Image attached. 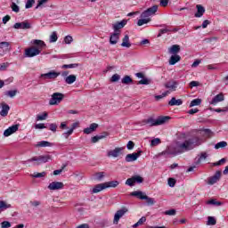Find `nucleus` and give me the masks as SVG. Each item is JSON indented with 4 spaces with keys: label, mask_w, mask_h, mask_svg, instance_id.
I'll return each mask as SVG.
<instances>
[{
    "label": "nucleus",
    "mask_w": 228,
    "mask_h": 228,
    "mask_svg": "<svg viewBox=\"0 0 228 228\" xmlns=\"http://www.w3.org/2000/svg\"><path fill=\"white\" fill-rule=\"evenodd\" d=\"M202 140L199 136H192L189 139H186L183 142H177L175 151H170V149H167L159 154V156H177V154H183L188 151H192L195 147L201 145Z\"/></svg>",
    "instance_id": "obj_1"
},
{
    "label": "nucleus",
    "mask_w": 228,
    "mask_h": 228,
    "mask_svg": "<svg viewBox=\"0 0 228 228\" xmlns=\"http://www.w3.org/2000/svg\"><path fill=\"white\" fill-rule=\"evenodd\" d=\"M51 159V155H40L37 157H32L26 161H23V165H27V167H31L29 163H33L34 167H38V165H42V163H47Z\"/></svg>",
    "instance_id": "obj_2"
},
{
    "label": "nucleus",
    "mask_w": 228,
    "mask_h": 228,
    "mask_svg": "<svg viewBox=\"0 0 228 228\" xmlns=\"http://www.w3.org/2000/svg\"><path fill=\"white\" fill-rule=\"evenodd\" d=\"M170 120V117L168 116H160L157 119H154L152 118H150L146 120V124H149L151 127L154 126H163L166 122H168Z\"/></svg>",
    "instance_id": "obj_3"
},
{
    "label": "nucleus",
    "mask_w": 228,
    "mask_h": 228,
    "mask_svg": "<svg viewBox=\"0 0 228 228\" xmlns=\"http://www.w3.org/2000/svg\"><path fill=\"white\" fill-rule=\"evenodd\" d=\"M65 97V94L61 93H53L52 94V98L49 101L50 106H56L63 101V98Z\"/></svg>",
    "instance_id": "obj_4"
},
{
    "label": "nucleus",
    "mask_w": 228,
    "mask_h": 228,
    "mask_svg": "<svg viewBox=\"0 0 228 228\" xmlns=\"http://www.w3.org/2000/svg\"><path fill=\"white\" fill-rule=\"evenodd\" d=\"M158 5H153L150 8H148L147 10H145L144 12H142L141 13V19H150V17H151V15H156V12H158Z\"/></svg>",
    "instance_id": "obj_5"
},
{
    "label": "nucleus",
    "mask_w": 228,
    "mask_h": 228,
    "mask_svg": "<svg viewBox=\"0 0 228 228\" xmlns=\"http://www.w3.org/2000/svg\"><path fill=\"white\" fill-rule=\"evenodd\" d=\"M41 50L37 48H34L33 46L27 48L25 50V57L26 58H35V56H38L40 54Z\"/></svg>",
    "instance_id": "obj_6"
},
{
    "label": "nucleus",
    "mask_w": 228,
    "mask_h": 228,
    "mask_svg": "<svg viewBox=\"0 0 228 228\" xmlns=\"http://www.w3.org/2000/svg\"><path fill=\"white\" fill-rule=\"evenodd\" d=\"M124 151V147H117L114 150H110L107 152L108 158H118V156H122Z\"/></svg>",
    "instance_id": "obj_7"
},
{
    "label": "nucleus",
    "mask_w": 228,
    "mask_h": 228,
    "mask_svg": "<svg viewBox=\"0 0 228 228\" xmlns=\"http://www.w3.org/2000/svg\"><path fill=\"white\" fill-rule=\"evenodd\" d=\"M221 178H222V171L217 170L213 176H210L208 179V184H209L210 186H213V184H216V183H218V181H220Z\"/></svg>",
    "instance_id": "obj_8"
},
{
    "label": "nucleus",
    "mask_w": 228,
    "mask_h": 228,
    "mask_svg": "<svg viewBox=\"0 0 228 228\" xmlns=\"http://www.w3.org/2000/svg\"><path fill=\"white\" fill-rule=\"evenodd\" d=\"M142 151H139L138 152H134L131 154H127L125 158V160L126 163H131L133 161H136L142 156Z\"/></svg>",
    "instance_id": "obj_9"
},
{
    "label": "nucleus",
    "mask_w": 228,
    "mask_h": 228,
    "mask_svg": "<svg viewBox=\"0 0 228 228\" xmlns=\"http://www.w3.org/2000/svg\"><path fill=\"white\" fill-rule=\"evenodd\" d=\"M129 211L126 207L122 208L121 209L118 210L116 214L114 215V224H118V221L126 213Z\"/></svg>",
    "instance_id": "obj_10"
},
{
    "label": "nucleus",
    "mask_w": 228,
    "mask_h": 228,
    "mask_svg": "<svg viewBox=\"0 0 228 228\" xmlns=\"http://www.w3.org/2000/svg\"><path fill=\"white\" fill-rule=\"evenodd\" d=\"M30 44L33 45L34 49H38V51H42L45 47V42L40 39H33Z\"/></svg>",
    "instance_id": "obj_11"
},
{
    "label": "nucleus",
    "mask_w": 228,
    "mask_h": 228,
    "mask_svg": "<svg viewBox=\"0 0 228 228\" xmlns=\"http://www.w3.org/2000/svg\"><path fill=\"white\" fill-rule=\"evenodd\" d=\"M127 24V20H123L121 21H118L112 25L114 29V33H120V29L124 28Z\"/></svg>",
    "instance_id": "obj_12"
},
{
    "label": "nucleus",
    "mask_w": 228,
    "mask_h": 228,
    "mask_svg": "<svg viewBox=\"0 0 228 228\" xmlns=\"http://www.w3.org/2000/svg\"><path fill=\"white\" fill-rule=\"evenodd\" d=\"M14 29H31V24L28 21L17 22L13 25Z\"/></svg>",
    "instance_id": "obj_13"
},
{
    "label": "nucleus",
    "mask_w": 228,
    "mask_h": 228,
    "mask_svg": "<svg viewBox=\"0 0 228 228\" xmlns=\"http://www.w3.org/2000/svg\"><path fill=\"white\" fill-rule=\"evenodd\" d=\"M165 88H168L172 90V92H175L177 90V86H179V82L176 80H170L164 85Z\"/></svg>",
    "instance_id": "obj_14"
},
{
    "label": "nucleus",
    "mask_w": 228,
    "mask_h": 228,
    "mask_svg": "<svg viewBox=\"0 0 228 228\" xmlns=\"http://www.w3.org/2000/svg\"><path fill=\"white\" fill-rule=\"evenodd\" d=\"M17 131H19V125H12V126L4 130V136H12V134H13V133H17Z\"/></svg>",
    "instance_id": "obj_15"
},
{
    "label": "nucleus",
    "mask_w": 228,
    "mask_h": 228,
    "mask_svg": "<svg viewBox=\"0 0 228 228\" xmlns=\"http://www.w3.org/2000/svg\"><path fill=\"white\" fill-rule=\"evenodd\" d=\"M58 76H60V72L50 71L48 73L41 74L40 77H43V79H56Z\"/></svg>",
    "instance_id": "obj_16"
},
{
    "label": "nucleus",
    "mask_w": 228,
    "mask_h": 228,
    "mask_svg": "<svg viewBox=\"0 0 228 228\" xmlns=\"http://www.w3.org/2000/svg\"><path fill=\"white\" fill-rule=\"evenodd\" d=\"M63 183L61 182H52L49 185H48V190H63Z\"/></svg>",
    "instance_id": "obj_17"
},
{
    "label": "nucleus",
    "mask_w": 228,
    "mask_h": 228,
    "mask_svg": "<svg viewBox=\"0 0 228 228\" xmlns=\"http://www.w3.org/2000/svg\"><path fill=\"white\" fill-rule=\"evenodd\" d=\"M224 100V94L220 93L219 94L216 95L211 102H209V104H211L212 106H216L218 102H222V101Z\"/></svg>",
    "instance_id": "obj_18"
},
{
    "label": "nucleus",
    "mask_w": 228,
    "mask_h": 228,
    "mask_svg": "<svg viewBox=\"0 0 228 228\" xmlns=\"http://www.w3.org/2000/svg\"><path fill=\"white\" fill-rule=\"evenodd\" d=\"M99 127V125L97 123H92L89 127H86L84 129L85 134H92L94 131H95Z\"/></svg>",
    "instance_id": "obj_19"
},
{
    "label": "nucleus",
    "mask_w": 228,
    "mask_h": 228,
    "mask_svg": "<svg viewBox=\"0 0 228 228\" xmlns=\"http://www.w3.org/2000/svg\"><path fill=\"white\" fill-rule=\"evenodd\" d=\"M120 32H114L110 37V44H111V45H115L116 44H118Z\"/></svg>",
    "instance_id": "obj_20"
},
{
    "label": "nucleus",
    "mask_w": 228,
    "mask_h": 228,
    "mask_svg": "<svg viewBox=\"0 0 228 228\" xmlns=\"http://www.w3.org/2000/svg\"><path fill=\"white\" fill-rule=\"evenodd\" d=\"M196 8H197V12L194 14V17L200 18L202 17V15H204V13H206V9L204 8V6L200 4H197Z\"/></svg>",
    "instance_id": "obj_21"
},
{
    "label": "nucleus",
    "mask_w": 228,
    "mask_h": 228,
    "mask_svg": "<svg viewBox=\"0 0 228 228\" xmlns=\"http://www.w3.org/2000/svg\"><path fill=\"white\" fill-rule=\"evenodd\" d=\"M10 111V106L4 102L2 103V110L0 111L1 117H7Z\"/></svg>",
    "instance_id": "obj_22"
},
{
    "label": "nucleus",
    "mask_w": 228,
    "mask_h": 228,
    "mask_svg": "<svg viewBox=\"0 0 228 228\" xmlns=\"http://www.w3.org/2000/svg\"><path fill=\"white\" fill-rule=\"evenodd\" d=\"M106 185L105 183H99V184H96L93 190H92V193H99L100 191H102V190H106Z\"/></svg>",
    "instance_id": "obj_23"
},
{
    "label": "nucleus",
    "mask_w": 228,
    "mask_h": 228,
    "mask_svg": "<svg viewBox=\"0 0 228 228\" xmlns=\"http://www.w3.org/2000/svg\"><path fill=\"white\" fill-rule=\"evenodd\" d=\"M181 52V46L179 45H173L169 49L168 53L169 54H175L177 55L178 53Z\"/></svg>",
    "instance_id": "obj_24"
},
{
    "label": "nucleus",
    "mask_w": 228,
    "mask_h": 228,
    "mask_svg": "<svg viewBox=\"0 0 228 228\" xmlns=\"http://www.w3.org/2000/svg\"><path fill=\"white\" fill-rule=\"evenodd\" d=\"M106 136H108V133L103 132L101 135H96V136L92 137L91 142H92V143H97V142H99V140H102V139L106 138Z\"/></svg>",
    "instance_id": "obj_25"
},
{
    "label": "nucleus",
    "mask_w": 228,
    "mask_h": 228,
    "mask_svg": "<svg viewBox=\"0 0 228 228\" xmlns=\"http://www.w3.org/2000/svg\"><path fill=\"white\" fill-rule=\"evenodd\" d=\"M183 104V100L181 99H175V97H173L169 102V106H181Z\"/></svg>",
    "instance_id": "obj_26"
},
{
    "label": "nucleus",
    "mask_w": 228,
    "mask_h": 228,
    "mask_svg": "<svg viewBox=\"0 0 228 228\" xmlns=\"http://www.w3.org/2000/svg\"><path fill=\"white\" fill-rule=\"evenodd\" d=\"M132 197H137L141 200H145L144 197H147V195H143V192L142 191H135L131 192Z\"/></svg>",
    "instance_id": "obj_27"
},
{
    "label": "nucleus",
    "mask_w": 228,
    "mask_h": 228,
    "mask_svg": "<svg viewBox=\"0 0 228 228\" xmlns=\"http://www.w3.org/2000/svg\"><path fill=\"white\" fill-rule=\"evenodd\" d=\"M10 208H12V205L6 203L4 200H0V213L6 211V209H10Z\"/></svg>",
    "instance_id": "obj_28"
},
{
    "label": "nucleus",
    "mask_w": 228,
    "mask_h": 228,
    "mask_svg": "<svg viewBox=\"0 0 228 228\" xmlns=\"http://www.w3.org/2000/svg\"><path fill=\"white\" fill-rule=\"evenodd\" d=\"M179 61H181V56L173 54L169 59V65H175Z\"/></svg>",
    "instance_id": "obj_29"
},
{
    "label": "nucleus",
    "mask_w": 228,
    "mask_h": 228,
    "mask_svg": "<svg viewBox=\"0 0 228 228\" xmlns=\"http://www.w3.org/2000/svg\"><path fill=\"white\" fill-rule=\"evenodd\" d=\"M76 75H69L64 78V81L67 85H72L73 83H76Z\"/></svg>",
    "instance_id": "obj_30"
},
{
    "label": "nucleus",
    "mask_w": 228,
    "mask_h": 228,
    "mask_svg": "<svg viewBox=\"0 0 228 228\" xmlns=\"http://www.w3.org/2000/svg\"><path fill=\"white\" fill-rule=\"evenodd\" d=\"M53 145L54 143L48 141H41L37 142V147H53Z\"/></svg>",
    "instance_id": "obj_31"
},
{
    "label": "nucleus",
    "mask_w": 228,
    "mask_h": 228,
    "mask_svg": "<svg viewBox=\"0 0 228 228\" xmlns=\"http://www.w3.org/2000/svg\"><path fill=\"white\" fill-rule=\"evenodd\" d=\"M122 47H131V43H129V36L126 35L123 38V42L121 43Z\"/></svg>",
    "instance_id": "obj_32"
},
{
    "label": "nucleus",
    "mask_w": 228,
    "mask_h": 228,
    "mask_svg": "<svg viewBox=\"0 0 228 228\" xmlns=\"http://www.w3.org/2000/svg\"><path fill=\"white\" fill-rule=\"evenodd\" d=\"M122 85H133V78H131L128 75H126L122 79H121Z\"/></svg>",
    "instance_id": "obj_33"
},
{
    "label": "nucleus",
    "mask_w": 228,
    "mask_h": 228,
    "mask_svg": "<svg viewBox=\"0 0 228 228\" xmlns=\"http://www.w3.org/2000/svg\"><path fill=\"white\" fill-rule=\"evenodd\" d=\"M151 20H152V19H151V18H142V19L138 20L137 26H143V24H149V22H151Z\"/></svg>",
    "instance_id": "obj_34"
},
{
    "label": "nucleus",
    "mask_w": 228,
    "mask_h": 228,
    "mask_svg": "<svg viewBox=\"0 0 228 228\" xmlns=\"http://www.w3.org/2000/svg\"><path fill=\"white\" fill-rule=\"evenodd\" d=\"M202 104V99L197 98L191 102L190 108H193L194 106H200Z\"/></svg>",
    "instance_id": "obj_35"
},
{
    "label": "nucleus",
    "mask_w": 228,
    "mask_h": 228,
    "mask_svg": "<svg viewBox=\"0 0 228 228\" xmlns=\"http://www.w3.org/2000/svg\"><path fill=\"white\" fill-rule=\"evenodd\" d=\"M106 188H117V186L119 184L118 181H110L104 183Z\"/></svg>",
    "instance_id": "obj_36"
},
{
    "label": "nucleus",
    "mask_w": 228,
    "mask_h": 228,
    "mask_svg": "<svg viewBox=\"0 0 228 228\" xmlns=\"http://www.w3.org/2000/svg\"><path fill=\"white\" fill-rule=\"evenodd\" d=\"M50 44H54V42H58V33L56 31H53L49 39Z\"/></svg>",
    "instance_id": "obj_37"
},
{
    "label": "nucleus",
    "mask_w": 228,
    "mask_h": 228,
    "mask_svg": "<svg viewBox=\"0 0 228 228\" xmlns=\"http://www.w3.org/2000/svg\"><path fill=\"white\" fill-rule=\"evenodd\" d=\"M207 158H208V153L202 152L200 158L195 161V165H200L202 159H207Z\"/></svg>",
    "instance_id": "obj_38"
},
{
    "label": "nucleus",
    "mask_w": 228,
    "mask_h": 228,
    "mask_svg": "<svg viewBox=\"0 0 228 228\" xmlns=\"http://www.w3.org/2000/svg\"><path fill=\"white\" fill-rule=\"evenodd\" d=\"M144 200H146V203L148 206H154V204H156V200H154L153 198H151L149 196H145L144 198Z\"/></svg>",
    "instance_id": "obj_39"
},
{
    "label": "nucleus",
    "mask_w": 228,
    "mask_h": 228,
    "mask_svg": "<svg viewBox=\"0 0 228 228\" xmlns=\"http://www.w3.org/2000/svg\"><path fill=\"white\" fill-rule=\"evenodd\" d=\"M209 110L210 111H216V113H225L228 111V106L223 109H214L210 107Z\"/></svg>",
    "instance_id": "obj_40"
},
{
    "label": "nucleus",
    "mask_w": 228,
    "mask_h": 228,
    "mask_svg": "<svg viewBox=\"0 0 228 228\" xmlns=\"http://www.w3.org/2000/svg\"><path fill=\"white\" fill-rule=\"evenodd\" d=\"M31 177H35L36 179H40L42 177H45V175H47V173H45V171L42 172V173H34V175H30Z\"/></svg>",
    "instance_id": "obj_41"
},
{
    "label": "nucleus",
    "mask_w": 228,
    "mask_h": 228,
    "mask_svg": "<svg viewBox=\"0 0 228 228\" xmlns=\"http://www.w3.org/2000/svg\"><path fill=\"white\" fill-rule=\"evenodd\" d=\"M224 147H227V142L224 141L219 142L215 145V149L216 150L224 149Z\"/></svg>",
    "instance_id": "obj_42"
},
{
    "label": "nucleus",
    "mask_w": 228,
    "mask_h": 228,
    "mask_svg": "<svg viewBox=\"0 0 228 228\" xmlns=\"http://www.w3.org/2000/svg\"><path fill=\"white\" fill-rule=\"evenodd\" d=\"M49 3V0H38L37 5L36 6V10H38V8H42V6H45Z\"/></svg>",
    "instance_id": "obj_43"
},
{
    "label": "nucleus",
    "mask_w": 228,
    "mask_h": 228,
    "mask_svg": "<svg viewBox=\"0 0 228 228\" xmlns=\"http://www.w3.org/2000/svg\"><path fill=\"white\" fill-rule=\"evenodd\" d=\"M77 67H79L78 63L64 64L61 66V69H77Z\"/></svg>",
    "instance_id": "obj_44"
},
{
    "label": "nucleus",
    "mask_w": 228,
    "mask_h": 228,
    "mask_svg": "<svg viewBox=\"0 0 228 228\" xmlns=\"http://www.w3.org/2000/svg\"><path fill=\"white\" fill-rule=\"evenodd\" d=\"M207 225H216V219L213 216H208Z\"/></svg>",
    "instance_id": "obj_45"
},
{
    "label": "nucleus",
    "mask_w": 228,
    "mask_h": 228,
    "mask_svg": "<svg viewBox=\"0 0 228 228\" xmlns=\"http://www.w3.org/2000/svg\"><path fill=\"white\" fill-rule=\"evenodd\" d=\"M134 183H138V184H142V183H143V177L136 175H134Z\"/></svg>",
    "instance_id": "obj_46"
},
{
    "label": "nucleus",
    "mask_w": 228,
    "mask_h": 228,
    "mask_svg": "<svg viewBox=\"0 0 228 228\" xmlns=\"http://www.w3.org/2000/svg\"><path fill=\"white\" fill-rule=\"evenodd\" d=\"M207 204H211L212 206H222L223 203L221 201H216L215 199H212L208 200Z\"/></svg>",
    "instance_id": "obj_47"
},
{
    "label": "nucleus",
    "mask_w": 228,
    "mask_h": 228,
    "mask_svg": "<svg viewBox=\"0 0 228 228\" xmlns=\"http://www.w3.org/2000/svg\"><path fill=\"white\" fill-rule=\"evenodd\" d=\"M137 85H151V80L149 78H145L144 77L137 83Z\"/></svg>",
    "instance_id": "obj_48"
},
{
    "label": "nucleus",
    "mask_w": 228,
    "mask_h": 228,
    "mask_svg": "<svg viewBox=\"0 0 228 228\" xmlns=\"http://www.w3.org/2000/svg\"><path fill=\"white\" fill-rule=\"evenodd\" d=\"M11 8H12V12H15V13H19V12H20V8L15 3H12L11 4Z\"/></svg>",
    "instance_id": "obj_49"
},
{
    "label": "nucleus",
    "mask_w": 228,
    "mask_h": 228,
    "mask_svg": "<svg viewBox=\"0 0 228 228\" xmlns=\"http://www.w3.org/2000/svg\"><path fill=\"white\" fill-rule=\"evenodd\" d=\"M5 95H7L8 97H15L17 95V90H11V91H7L5 92Z\"/></svg>",
    "instance_id": "obj_50"
},
{
    "label": "nucleus",
    "mask_w": 228,
    "mask_h": 228,
    "mask_svg": "<svg viewBox=\"0 0 228 228\" xmlns=\"http://www.w3.org/2000/svg\"><path fill=\"white\" fill-rule=\"evenodd\" d=\"M159 143H161V139L155 138V139L151 140V147H156V145H159Z\"/></svg>",
    "instance_id": "obj_51"
},
{
    "label": "nucleus",
    "mask_w": 228,
    "mask_h": 228,
    "mask_svg": "<svg viewBox=\"0 0 228 228\" xmlns=\"http://www.w3.org/2000/svg\"><path fill=\"white\" fill-rule=\"evenodd\" d=\"M168 94H170V91H166L160 95H156L155 99H156V101H159L160 99H163L164 97H167V95H168Z\"/></svg>",
    "instance_id": "obj_52"
},
{
    "label": "nucleus",
    "mask_w": 228,
    "mask_h": 228,
    "mask_svg": "<svg viewBox=\"0 0 228 228\" xmlns=\"http://www.w3.org/2000/svg\"><path fill=\"white\" fill-rule=\"evenodd\" d=\"M170 32H172V29L162 28V29L159 30V33L157 37L159 38V37H161L162 35H165V33H170Z\"/></svg>",
    "instance_id": "obj_53"
},
{
    "label": "nucleus",
    "mask_w": 228,
    "mask_h": 228,
    "mask_svg": "<svg viewBox=\"0 0 228 228\" xmlns=\"http://www.w3.org/2000/svg\"><path fill=\"white\" fill-rule=\"evenodd\" d=\"M35 4V0H28L25 4V8L29 9L33 8V5Z\"/></svg>",
    "instance_id": "obj_54"
},
{
    "label": "nucleus",
    "mask_w": 228,
    "mask_h": 228,
    "mask_svg": "<svg viewBox=\"0 0 228 228\" xmlns=\"http://www.w3.org/2000/svg\"><path fill=\"white\" fill-rule=\"evenodd\" d=\"M58 129V125L56 123H52L49 125V130L53 133H56V130Z\"/></svg>",
    "instance_id": "obj_55"
},
{
    "label": "nucleus",
    "mask_w": 228,
    "mask_h": 228,
    "mask_svg": "<svg viewBox=\"0 0 228 228\" xmlns=\"http://www.w3.org/2000/svg\"><path fill=\"white\" fill-rule=\"evenodd\" d=\"M119 80H120V75L118 74H114L110 78L111 83H117V81H119Z\"/></svg>",
    "instance_id": "obj_56"
},
{
    "label": "nucleus",
    "mask_w": 228,
    "mask_h": 228,
    "mask_svg": "<svg viewBox=\"0 0 228 228\" xmlns=\"http://www.w3.org/2000/svg\"><path fill=\"white\" fill-rule=\"evenodd\" d=\"M127 186H134V178L132 176L126 181Z\"/></svg>",
    "instance_id": "obj_57"
},
{
    "label": "nucleus",
    "mask_w": 228,
    "mask_h": 228,
    "mask_svg": "<svg viewBox=\"0 0 228 228\" xmlns=\"http://www.w3.org/2000/svg\"><path fill=\"white\" fill-rule=\"evenodd\" d=\"M167 184L170 186V188H174V186H175V179L168 178Z\"/></svg>",
    "instance_id": "obj_58"
},
{
    "label": "nucleus",
    "mask_w": 228,
    "mask_h": 228,
    "mask_svg": "<svg viewBox=\"0 0 228 228\" xmlns=\"http://www.w3.org/2000/svg\"><path fill=\"white\" fill-rule=\"evenodd\" d=\"M1 227L2 228H10V227H12V224L8 221H4L1 223Z\"/></svg>",
    "instance_id": "obj_59"
},
{
    "label": "nucleus",
    "mask_w": 228,
    "mask_h": 228,
    "mask_svg": "<svg viewBox=\"0 0 228 228\" xmlns=\"http://www.w3.org/2000/svg\"><path fill=\"white\" fill-rule=\"evenodd\" d=\"M47 118V113L45 112L42 115L37 116V120H45Z\"/></svg>",
    "instance_id": "obj_60"
},
{
    "label": "nucleus",
    "mask_w": 228,
    "mask_h": 228,
    "mask_svg": "<svg viewBox=\"0 0 228 228\" xmlns=\"http://www.w3.org/2000/svg\"><path fill=\"white\" fill-rule=\"evenodd\" d=\"M73 40H74V38H72L71 36H66L64 37L65 44H72Z\"/></svg>",
    "instance_id": "obj_61"
},
{
    "label": "nucleus",
    "mask_w": 228,
    "mask_h": 228,
    "mask_svg": "<svg viewBox=\"0 0 228 228\" xmlns=\"http://www.w3.org/2000/svg\"><path fill=\"white\" fill-rule=\"evenodd\" d=\"M176 211L175 209H170V210H167L165 212V215H167L168 216H175Z\"/></svg>",
    "instance_id": "obj_62"
},
{
    "label": "nucleus",
    "mask_w": 228,
    "mask_h": 228,
    "mask_svg": "<svg viewBox=\"0 0 228 228\" xmlns=\"http://www.w3.org/2000/svg\"><path fill=\"white\" fill-rule=\"evenodd\" d=\"M190 88H194V86H200V83L198 81H191L189 84Z\"/></svg>",
    "instance_id": "obj_63"
},
{
    "label": "nucleus",
    "mask_w": 228,
    "mask_h": 228,
    "mask_svg": "<svg viewBox=\"0 0 228 228\" xmlns=\"http://www.w3.org/2000/svg\"><path fill=\"white\" fill-rule=\"evenodd\" d=\"M72 133H74V132H72V130H68L67 132H64L62 134V136H63V138H65L67 140V138H69V136H70V134H72Z\"/></svg>",
    "instance_id": "obj_64"
}]
</instances>
